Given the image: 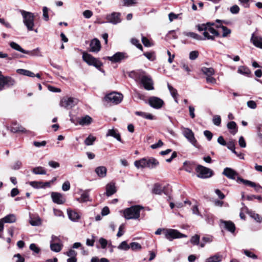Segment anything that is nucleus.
<instances>
[{
	"label": "nucleus",
	"instance_id": "nucleus-8",
	"mask_svg": "<svg viewBox=\"0 0 262 262\" xmlns=\"http://www.w3.org/2000/svg\"><path fill=\"white\" fill-rule=\"evenodd\" d=\"M82 58L89 65L93 66L97 69H100L101 67L102 66L101 62L88 53H83Z\"/></svg>",
	"mask_w": 262,
	"mask_h": 262
},
{
	"label": "nucleus",
	"instance_id": "nucleus-53",
	"mask_svg": "<svg viewBox=\"0 0 262 262\" xmlns=\"http://www.w3.org/2000/svg\"><path fill=\"white\" fill-rule=\"evenodd\" d=\"M249 214L257 222L260 223L262 221V217L259 214L252 212H249Z\"/></svg>",
	"mask_w": 262,
	"mask_h": 262
},
{
	"label": "nucleus",
	"instance_id": "nucleus-24",
	"mask_svg": "<svg viewBox=\"0 0 262 262\" xmlns=\"http://www.w3.org/2000/svg\"><path fill=\"white\" fill-rule=\"evenodd\" d=\"M10 130L12 133H14L18 132L27 133L28 132L24 127L17 124L16 123L12 124V126L11 127Z\"/></svg>",
	"mask_w": 262,
	"mask_h": 262
},
{
	"label": "nucleus",
	"instance_id": "nucleus-38",
	"mask_svg": "<svg viewBox=\"0 0 262 262\" xmlns=\"http://www.w3.org/2000/svg\"><path fill=\"white\" fill-rule=\"evenodd\" d=\"M212 241H213V236H212L207 235V236H204L202 238L203 242L200 244V246L201 248H203V247H204L206 243H210L212 242Z\"/></svg>",
	"mask_w": 262,
	"mask_h": 262
},
{
	"label": "nucleus",
	"instance_id": "nucleus-58",
	"mask_svg": "<svg viewBox=\"0 0 262 262\" xmlns=\"http://www.w3.org/2000/svg\"><path fill=\"white\" fill-rule=\"evenodd\" d=\"M230 11L232 14H237L239 11V8L237 5H234L230 7Z\"/></svg>",
	"mask_w": 262,
	"mask_h": 262
},
{
	"label": "nucleus",
	"instance_id": "nucleus-35",
	"mask_svg": "<svg viewBox=\"0 0 262 262\" xmlns=\"http://www.w3.org/2000/svg\"><path fill=\"white\" fill-rule=\"evenodd\" d=\"M30 224L33 226H38L41 225V220L38 216H35L33 217H31L29 221Z\"/></svg>",
	"mask_w": 262,
	"mask_h": 262
},
{
	"label": "nucleus",
	"instance_id": "nucleus-57",
	"mask_svg": "<svg viewBox=\"0 0 262 262\" xmlns=\"http://www.w3.org/2000/svg\"><path fill=\"white\" fill-rule=\"evenodd\" d=\"M142 42L144 46L149 47L152 46L149 39L145 36H142Z\"/></svg>",
	"mask_w": 262,
	"mask_h": 262
},
{
	"label": "nucleus",
	"instance_id": "nucleus-63",
	"mask_svg": "<svg viewBox=\"0 0 262 262\" xmlns=\"http://www.w3.org/2000/svg\"><path fill=\"white\" fill-rule=\"evenodd\" d=\"M29 248L35 253H38L40 252V249L35 244H30Z\"/></svg>",
	"mask_w": 262,
	"mask_h": 262
},
{
	"label": "nucleus",
	"instance_id": "nucleus-47",
	"mask_svg": "<svg viewBox=\"0 0 262 262\" xmlns=\"http://www.w3.org/2000/svg\"><path fill=\"white\" fill-rule=\"evenodd\" d=\"M143 55L150 61H154L156 59V55L154 52H145Z\"/></svg>",
	"mask_w": 262,
	"mask_h": 262
},
{
	"label": "nucleus",
	"instance_id": "nucleus-37",
	"mask_svg": "<svg viewBox=\"0 0 262 262\" xmlns=\"http://www.w3.org/2000/svg\"><path fill=\"white\" fill-rule=\"evenodd\" d=\"M32 172L35 174H46V170L41 166H38L32 169Z\"/></svg>",
	"mask_w": 262,
	"mask_h": 262
},
{
	"label": "nucleus",
	"instance_id": "nucleus-45",
	"mask_svg": "<svg viewBox=\"0 0 262 262\" xmlns=\"http://www.w3.org/2000/svg\"><path fill=\"white\" fill-rule=\"evenodd\" d=\"M167 87L172 97H178V94L177 90L173 88L169 83H167Z\"/></svg>",
	"mask_w": 262,
	"mask_h": 262
},
{
	"label": "nucleus",
	"instance_id": "nucleus-2",
	"mask_svg": "<svg viewBox=\"0 0 262 262\" xmlns=\"http://www.w3.org/2000/svg\"><path fill=\"white\" fill-rule=\"evenodd\" d=\"M129 76L134 78L136 81L139 80L145 90L148 91L154 90V82L152 78L149 75H147L144 71L139 70L132 72L129 74Z\"/></svg>",
	"mask_w": 262,
	"mask_h": 262
},
{
	"label": "nucleus",
	"instance_id": "nucleus-21",
	"mask_svg": "<svg viewBox=\"0 0 262 262\" xmlns=\"http://www.w3.org/2000/svg\"><path fill=\"white\" fill-rule=\"evenodd\" d=\"M117 191L115 184L113 182H111L106 186V195L110 196L114 194Z\"/></svg>",
	"mask_w": 262,
	"mask_h": 262
},
{
	"label": "nucleus",
	"instance_id": "nucleus-6",
	"mask_svg": "<svg viewBox=\"0 0 262 262\" xmlns=\"http://www.w3.org/2000/svg\"><path fill=\"white\" fill-rule=\"evenodd\" d=\"M123 97V96L121 93L112 92L106 95L104 98V100L110 104H118L122 101Z\"/></svg>",
	"mask_w": 262,
	"mask_h": 262
},
{
	"label": "nucleus",
	"instance_id": "nucleus-44",
	"mask_svg": "<svg viewBox=\"0 0 262 262\" xmlns=\"http://www.w3.org/2000/svg\"><path fill=\"white\" fill-rule=\"evenodd\" d=\"M163 191L161 186L158 184H155L152 192L156 194H161Z\"/></svg>",
	"mask_w": 262,
	"mask_h": 262
},
{
	"label": "nucleus",
	"instance_id": "nucleus-27",
	"mask_svg": "<svg viewBox=\"0 0 262 262\" xmlns=\"http://www.w3.org/2000/svg\"><path fill=\"white\" fill-rule=\"evenodd\" d=\"M2 220L4 223H13L16 222V217L14 214H9L2 218Z\"/></svg>",
	"mask_w": 262,
	"mask_h": 262
},
{
	"label": "nucleus",
	"instance_id": "nucleus-25",
	"mask_svg": "<svg viewBox=\"0 0 262 262\" xmlns=\"http://www.w3.org/2000/svg\"><path fill=\"white\" fill-rule=\"evenodd\" d=\"M227 147L228 149L231 150L232 152H233L235 155H236L239 159H244V155L242 153H237L236 151L234 143L233 141H230L228 144Z\"/></svg>",
	"mask_w": 262,
	"mask_h": 262
},
{
	"label": "nucleus",
	"instance_id": "nucleus-51",
	"mask_svg": "<svg viewBox=\"0 0 262 262\" xmlns=\"http://www.w3.org/2000/svg\"><path fill=\"white\" fill-rule=\"evenodd\" d=\"M190 242L193 245H198L200 244V236L198 234H195V235L192 236L190 239Z\"/></svg>",
	"mask_w": 262,
	"mask_h": 262
},
{
	"label": "nucleus",
	"instance_id": "nucleus-26",
	"mask_svg": "<svg viewBox=\"0 0 262 262\" xmlns=\"http://www.w3.org/2000/svg\"><path fill=\"white\" fill-rule=\"evenodd\" d=\"M134 165L138 169L146 168V158L135 161Z\"/></svg>",
	"mask_w": 262,
	"mask_h": 262
},
{
	"label": "nucleus",
	"instance_id": "nucleus-55",
	"mask_svg": "<svg viewBox=\"0 0 262 262\" xmlns=\"http://www.w3.org/2000/svg\"><path fill=\"white\" fill-rule=\"evenodd\" d=\"M131 42L133 45L136 46V47L137 48H138L139 49H140L142 51L143 50V47H142L141 44L139 42V40H138L137 39L132 38L131 39Z\"/></svg>",
	"mask_w": 262,
	"mask_h": 262
},
{
	"label": "nucleus",
	"instance_id": "nucleus-13",
	"mask_svg": "<svg viewBox=\"0 0 262 262\" xmlns=\"http://www.w3.org/2000/svg\"><path fill=\"white\" fill-rule=\"evenodd\" d=\"M128 55L124 52H117L112 56H107L106 58L108 59L110 61L113 62H119L123 60L127 59Z\"/></svg>",
	"mask_w": 262,
	"mask_h": 262
},
{
	"label": "nucleus",
	"instance_id": "nucleus-34",
	"mask_svg": "<svg viewBox=\"0 0 262 262\" xmlns=\"http://www.w3.org/2000/svg\"><path fill=\"white\" fill-rule=\"evenodd\" d=\"M228 128L230 130V133L235 135L237 132V127L234 121H231L227 124Z\"/></svg>",
	"mask_w": 262,
	"mask_h": 262
},
{
	"label": "nucleus",
	"instance_id": "nucleus-4",
	"mask_svg": "<svg viewBox=\"0 0 262 262\" xmlns=\"http://www.w3.org/2000/svg\"><path fill=\"white\" fill-rule=\"evenodd\" d=\"M19 12L21 13L24 25L27 28L29 31L33 30L34 26L35 15L30 12H28L24 10H19Z\"/></svg>",
	"mask_w": 262,
	"mask_h": 262
},
{
	"label": "nucleus",
	"instance_id": "nucleus-56",
	"mask_svg": "<svg viewBox=\"0 0 262 262\" xmlns=\"http://www.w3.org/2000/svg\"><path fill=\"white\" fill-rule=\"evenodd\" d=\"M129 246L133 250H140L141 249V245L137 242H132L130 243Z\"/></svg>",
	"mask_w": 262,
	"mask_h": 262
},
{
	"label": "nucleus",
	"instance_id": "nucleus-33",
	"mask_svg": "<svg viewBox=\"0 0 262 262\" xmlns=\"http://www.w3.org/2000/svg\"><path fill=\"white\" fill-rule=\"evenodd\" d=\"M16 72L22 75L30 77H35V74L33 72H32L30 71L25 70V69H19L16 70Z\"/></svg>",
	"mask_w": 262,
	"mask_h": 262
},
{
	"label": "nucleus",
	"instance_id": "nucleus-43",
	"mask_svg": "<svg viewBox=\"0 0 262 262\" xmlns=\"http://www.w3.org/2000/svg\"><path fill=\"white\" fill-rule=\"evenodd\" d=\"M216 27L217 28H220V27L222 28V29L223 30V34H222L223 37H225L231 33V30L225 26H224L223 25H216Z\"/></svg>",
	"mask_w": 262,
	"mask_h": 262
},
{
	"label": "nucleus",
	"instance_id": "nucleus-1",
	"mask_svg": "<svg viewBox=\"0 0 262 262\" xmlns=\"http://www.w3.org/2000/svg\"><path fill=\"white\" fill-rule=\"evenodd\" d=\"M214 23H207L206 24H199L196 26L199 31L203 32V37L195 33L191 32H184L183 34L197 40L206 39L214 40L215 37L220 36V33L212 27Z\"/></svg>",
	"mask_w": 262,
	"mask_h": 262
},
{
	"label": "nucleus",
	"instance_id": "nucleus-20",
	"mask_svg": "<svg viewBox=\"0 0 262 262\" xmlns=\"http://www.w3.org/2000/svg\"><path fill=\"white\" fill-rule=\"evenodd\" d=\"M95 171L98 177L100 178H103L106 176L107 168L104 166H100L97 167L95 169Z\"/></svg>",
	"mask_w": 262,
	"mask_h": 262
},
{
	"label": "nucleus",
	"instance_id": "nucleus-60",
	"mask_svg": "<svg viewBox=\"0 0 262 262\" xmlns=\"http://www.w3.org/2000/svg\"><path fill=\"white\" fill-rule=\"evenodd\" d=\"M95 236L94 235H92V238H88L86 241V244L89 246H93L95 241Z\"/></svg>",
	"mask_w": 262,
	"mask_h": 262
},
{
	"label": "nucleus",
	"instance_id": "nucleus-17",
	"mask_svg": "<svg viewBox=\"0 0 262 262\" xmlns=\"http://www.w3.org/2000/svg\"><path fill=\"white\" fill-rule=\"evenodd\" d=\"M223 174L226 176L228 178L235 180L236 178H238V173L234 170L231 168L226 167L224 169ZM237 179L236 180V181Z\"/></svg>",
	"mask_w": 262,
	"mask_h": 262
},
{
	"label": "nucleus",
	"instance_id": "nucleus-39",
	"mask_svg": "<svg viewBox=\"0 0 262 262\" xmlns=\"http://www.w3.org/2000/svg\"><path fill=\"white\" fill-rule=\"evenodd\" d=\"M25 54H29L31 56H42V55L40 52V49L39 48H37L31 51H27L26 52H25Z\"/></svg>",
	"mask_w": 262,
	"mask_h": 262
},
{
	"label": "nucleus",
	"instance_id": "nucleus-28",
	"mask_svg": "<svg viewBox=\"0 0 262 262\" xmlns=\"http://www.w3.org/2000/svg\"><path fill=\"white\" fill-rule=\"evenodd\" d=\"M67 212L69 218L72 221H77L80 218V215L75 211L68 209Z\"/></svg>",
	"mask_w": 262,
	"mask_h": 262
},
{
	"label": "nucleus",
	"instance_id": "nucleus-49",
	"mask_svg": "<svg viewBox=\"0 0 262 262\" xmlns=\"http://www.w3.org/2000/svg\"><path fill=\"white\" fill-rule=\"evenodd\" d=\"M95 137L89 136L88 138H86L84 141V143L85 145L89 146L93 145L94 142L95 141Z\"/></svg>",
	"mask_w": 262,
	"mask_h": 262
},
{
	"label": "nucleus",
	"instance_id": "nucleus-64",
	"mask_svg": "<svg viewBox=\"0 0 262 262\" xmlns=\"http://www.w3.org/2000/svg\"><path fill=\"white\" fill-rule=\"evenodd\" d=\"M70 189V183L69 181H66L62 186V189L64 191H68Z\"/></svg>",
	"mask_w": 262,
	"mask_h": 262
},
{
	"label": "nucleus",
	"instance_id": "nucleus-22",
	"mask_svg": "<svg viewBox=\"0 0 262 262\" xmlns=\"http://www.w3.org/2000/svg\"><path fill=\"white\" fill-rule=\"evenodd\" d=\"M251 41L257 48L262 49V37L257 36H254L252 34L251 38Z\"/></svg>",
	"mask_w": 262,
	"mask_h": 262
},
{
	"label": "nucleus",
	"instance_id": "nucleus-61",
	"mask_svg": "<svg viewBox=\"0 0 262 262\" xmlns=\"http://www.w3.org/2000/svg\"><path fill=\"white\" fill-rule=\"evenodd\" d=\"M48 11V8L47 7H43V17L46 21H48L49 20Z\"/></svg>",
	"mask_w": 262,
	"mask_h": 262
},
{
	"label": "nucleus",
	"instance_id": "nucleus-7",
	"mask_svg": "<svg viewBox=\"0 0 262 262\" xmlns=\"http://www.w3.org/2000/svg\"><path fill=\"white\" fill-rule=\"evenodd\" d=\"M196 176L202 179H207L213 175V171L208 168L198 165L195 168Z\"/></svg>",
	"mask_w": 262,
	"mask_h": 262
},
{
	"label": "nucleus",
	"instance_id": "nucleus-19",
	"mask_svg": "<svg viewBox=\"0 0 262 262\" xmlns=\"http://www.w3.org/2000/svg\"><path fill=\"white\" fill-rule=\"evenodd\" d=\"M159 163L158 161L153 157L146 158V168L152 169L156 168Z\"/></svg>",
	"mask_w": 262,
	"mask_h": 262
},
{
	"label": "nucleus",
	"instance_id": "nucleus-32",
	"mask_svg": "<svg viewBox=\"0 0 262 262\" xmlns=\"http://www.w3.org/2000/svg\"><path fill=\"white\" fill-rule=\"evenodd\" d=\"M62 247L61 243H50V248L52 251L55 252H59L61 251Z\"/></svg>",
	"mask_w": 262,
	"mask_h": 262
},
{
	"label": "nucleus",
	"instance_id": "nucleus-42",
	"mask_svg": "<svg viewBox=\"0 0 262 262\" xmlns=\"http://www.w3.org/2000/svg\"><path fill=\"white\" fill-rule=\"evenodd\" d=\"M202 72L207 76H212L214 74V70L212 68H203L202 69Z\"/></svg>",
	"mask_w": 262,
	"mask_h": 262
},
{
	"label": "nucleus",
	"instance_id": "nucleus-54",
	"mask_svg": "<svg viewBox=\"0 0 262 262\" xmlns=\"http://www.w3.org/2000/svg\"><path fill=\"white\" fill-rule=\"evenodd\" d=\"M21 166L22 162L18 160L14 162V163L11 166V168L13 170H18L21 167Z\"/></svg>",
	"mask_w": 262,
	"mask_h": 262
},
{
	"label": "nucleus",
	"instance_id": "nucleus-48",
	"mask_svg": "<svg viewBox=\"0 0 262 262\" xmlns=\"http://www.w3.org/2000/svg\"><path fill=\"white\" fill-rule=\"evenodd\" d=\"M130 248V246L127 244L126 241L122 242L118 246V249L122 250H128Z\"/></svg>",
	"mask_w": 262,
	"mask_h": 262
},
{
	"label": "nucleus",
	"instance_id": "nucleus-30",
	"mask_svg": "<svg viewBox=\"0 0 262 262\" xmlns=\"http://www.w3.org/2000/svg\"><path fill=\"white\" fill-rule=\"evenodd\" d=\"M223 223L225 228L231 233H234L235 230V227L234 223L231 221H224Z\"/></svg>",
	"mask_w": 262,
	"mask_h": 262
},
{
	"label": "nucleus",
	"instance_id": "nucleus-36",
	"mask_svg": "<svg viewBox=\"0 0 262 262\" xmlns=\"http://www.w3.org/2000/svg\"><path fill=\"white\" fill-rule=\"evenodd\" d=\"M9 45L13 49L19 51L22 53L25 54L26 50L23 49L18 43L11 41L9 43Z\"/></svg>",
	"mask_w": 262,
	"mask_h": 262
},
{
	"label": "nucleus",
	"instance_id": "nucleus-23",
	"mask_svg": "<svg viewBox=\"0 0 262 262\" xmlns=\"http://www.w3.org/2000/svg\"><path fill=\"white\" fill-rule=\"evenodd\" d=\"M92 118L89 115H85V116L81 117L79 119L78 121V123L82 126L89 125L92 123Z\"/></svg>",
	"mask_w": 262,
	"mask_h": 262
},
{
	"label": "nucleus",
	"instance_id": "nucleus-10",
	"mask_svg": "<svg viewBox=\"0 0 262 262\" xmlns=\"http://www.w3.org/2000/svg\"><path fill=\"white\" fill-rule=\"evenodd\" d=\"M15 84V80L11 77L4 76L0 71V90L4 89L5 86L11 87Z\"/></svg>",
	"mask_w": 262,
	"mask_h": 262
},
{
	"label": "nucleus",
	"instance_id": "nucleus-46",
	"mask_svg": "<svg viewBox=\"0 0 262 262\" xmlns=\"http://www.w3.org/2000/svg\"><path fill=\"white\" fill-rule=\"evenodd\" d=\"M237 71L239 73L245 75H248L250 73V71L249 70V69L244 66L239 67Z\"/></svg>",
	"mask_w": 262,
	"mask_h": 262
},
{
	"label": "nucleus",
	"instance_id": "nucleus-50",
	"mask_svg": "<svg viewBox=\"0 0 262 262\" xmlns=\"http://www.w3.org/2000/svg\"><path fill=\"white\" fill-rule=\"evenodd\" d=\"M98 243L100 245L101 248L103 249H105L107 245L108 244V241L103 237H100L99 239Z\"/></svg>",
	"mask_w": 262,
	"mask_h": 262
},
{
	"label": "nucleus",
	"instance_id": "nucleus-52",
	"mask_svg": "<svg viewBox=\"0 0 262 262\" xmlns=\"http://www.w3.org/2000/svg\"><path fill=\"white\" fill-rule=\"evenodd\" d=\"M212 121L216 126H220L221 123V118L219 115H214L213 117Z\"/></svg>",
	"mask_w": 262,
	"mask_h": 262
},
{
	"label": "nucleus",
	"instance_id": "nucleus-62",
	"mask_svg": "<svg viewBox=\"0 0 262 262\" xmlns=\"http://www.w3.org/2000/svg\"><path fill=\"white\" fill-rule=\"evenodd\" d=\"M123 6L128 7L136 4V0H123Z\"/></svg>",
	"mask_w": 262,
	"mask_h": 262
},
{
	"label": "nucleus",
	"instance_id": "nucleus-40",
	"mask_svg": "<svg viewBox=\"0 0 262 262\" xmlns=\"http://www.w3.org/2000/svg\"><path fill=\"white\" fill-rule=\"evenodd\" d=\"M77 201L79 202H86L90 201L88 191H85L83 192L81 194L80 198L77 199Z\"/></svg>",
	"mask_w": 262,
	"mask_h": 262
},
{
	"label": "nucleus",
	"instance_id": "nucleus-16",
	"mask_svg": "<svg viewBox=\"0 0 262 262\" xmlns=\"http://www.w3.org/2000/svg\"><path fill=\"white\" fill-rule=\"evenodd\" d=\"M51 198L53 202L57 204H63L66 201L62 194L58 192H52Z\"/></svg>",
	"mask_w": 262,
	"mask_h": 262
},
{
	"label": "nucleus",
	"instance_id": "nucleus-15",
	"mask_svg": "<svg viewBox=\"0 0 262 262\" xmlns=\"http://www.w3.org/2000/svg\"><path fill=\"white\" fill-rule=\"evenodd\" d=\"M237 182H241L243 183L245 185L249 186L251 187H253L255 188V190L256 191H259L260 189H262V187L260 186L259 185L256 184L254 182H253L252 181L245 180L241 177L237 178Z\"/></svg>",
	"mask_w": 262,
	"mask_h": 262
},
{
	"label": "nucleus",
	"instance_id": "nucleus-18",
	"mask_svg": "<svg viewBox=\"0 0 262 262\" xmlns=\"http://www.w3.org/2000/svg\"><path fill=\"white\" fill-rule=\"evenodd\" d=\"M90 46V51L92 52L97 53L101 49L100 42L97 38H94L91 40Z\"/></svg>",
	"mask_w": 262,
	"mask_h": 262
},
{
	"label": "nucleus",
	"instance_id": "nucleus-14",
	"mask_svg": "<svg viewBox=\"0 0 262 262\" xmlns=\"http://www.w3.org/2000/svg\"><path fill=\"white\" fill-rule=\"evenodd\" d=\"M148 103L150 106L156 109L161 108L164 104V101L161 99L155 96L149 98Z\"/></svg>",
	"mask_w": 262,
	"mask_h": 262
},
{
	"label": "nucleus",
	"instance_id": "nucleus-9",
	"mask_svg": "<svg viewBox=\"0 0 262 262\" xmlns=\"http://www.w3.org/2000/svg\"><path fill=\"white\" fill-rule=\"evenodd\" d=\"M77 102L78 100L76 98L64 97L61 99L59 105L61 107L67 109H70L76 105Z\"/></svg>",
	"mask_w": 262,
	"mask_h": 262
},
{
	"label": "nucleus",
	"instance_id": "nucleus-59",
	"mask_svg": "<svg viewBox=\"0 0 262 262\" xmlns=\"http://www.w3.org/2000/svg\"><path fill=\"white\" fill-rule=\"evenodd\" d=\"M199 56V52L197 51H193L189 53V58L191 60L196 59Z\"/></svg>",
	"mask_w": 262,
	"mask_h": 262
},
{
	"label": "nucleus",
	"instance_id": "nucleus-3",
	"mask_svg": "<svg viewBox=\"0 0 262 262\" xmlns=\"http://www.w3.org/2000/svg\"><path fill=\"white\" fill-rule=\"evenodd\" d=\"M143 208V207L140 205H135L126 208L123 211L124 217L126 220L138 219L140 215V210Z\"/></svg>",
	"mask_w": 262,
	"mask_h": 262
},
{
	"label": "nucleus",
	"instance_id": "nucleus-12",
	"mask_svg": "<svg viewBox=\"0 0 262 262\" xmlns=\"http://www.w3.org/2000/svg\"><path fill=\"white\" fill-rule=\"evenodd\" d=\"M106 22L113 25H117L121 21V14L119 12H113L107 14L105 17Z\"/></svg>",
	"mask_w": 262,
	"mask_h": 262
},
{
	"label": "nucleus",
	"instance_id": "nucleus-5",
	"mask_svg": "<svg viewBox=\"0 0 262 262\" xmlns=\"http://www.w3.org/2000/svg\"><path fill=\"white\" fill-rule=\"evenodd\" d=\"M163 234L166 238L169 241L174 239L187 237V235L181 233L178 230L173 229H167L163 230Z\"/></svg>",
	"mask_w": 262,
	"mask_h": 262
},
{
	"label": "nucleus",
	"instance_id": "nucleus-11",
	"mask_svg": "<svg viewBox=\"0 0 262 262\" xmlns=\"http://www.w3.org/2000/svg\"><path fill=\"white\" fill-rule=\"evenodd\" d=\"M183 134L184 137L195 147L199 148V145L194 137L193 132L188 128H183Z\"/></svg>",
	"mask_w": 262,
	"mask_h": 262
},
{
	"label": "nucleus",
	"instance_id": "nucleus-41",
	"mask_svg": "<svg viewBox=\"0 0 262 262\" xmlns=\"http://www.w3.org/2000/svg\"><path fill=\"white\" fill-rule=\"evenodd\" d=\"M194 168V164L189 162H185L184 163V169L188 172L192 171Z\"/></svg>",
	"mask_w": 262,
	"mask_h": 262
},
{
	"label": "nucleus",
	"instance_id": "nucleus-31",
	"mask_svg": "<svg viewBox=\"0 0 262 262\" xmlns=\"http://www.w3.org/2000/svg\"><path fill=\"white\" fill-rule=\"evenodd\" d=\"M222 259V255L217 253L214 255H212L206 260V262H220Z\"/></svg>",
	"mask_w": 262,
	"mask_h": 262
},
{
	"label": "nucleus",
	"instance_id": "nucleus-29",
	"mask_svg": "<svg viewBox=\"0 0 262 262\" xmlns=\"http://www.w3.org/2000/svg\"><path fill=\"white\" fill-rule=\"evenodd\" d=\"M106 136H112L116 138L118 141L121 142L120 135L116 130L114 129H108L106 134Z\"/></svg>",
	"mask_w": 262,
	"mask_h": 262
}]
</instances>
